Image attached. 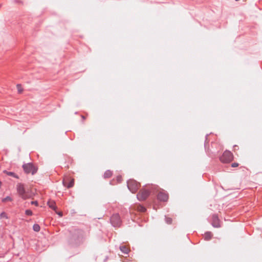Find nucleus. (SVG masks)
<instances>
[{
    "label": "nucleus",
    "instance_id": "nucleus-1",
    "mask_svg": "<svg viewBox=\"0 0 262 262\" xmlns=\"http://www.w3.org/2000/svg\"><path fill=\"white\" fill-rule=\"evenodd\" d=\"M127 187L132 193H135L140 187V184L134 180H129L127 182Z\"/></svg>",
    "mask_w": 262,
    "mask_h": 262
},
{
    "label": "nucleus",
    "instance_id": "nucleus-2",
    "mask_svg": "<svg viewBox=\"0 0 262 262\" xmlns=\"http://www.w3.org/2000/svg\"><path fill=\"white\" fill-rule=\"evenodd\" d=\"M232 154L229 151H225L220 157V160L223 163H229L233 160Z\"/></svg>",
    "mask_w": 262,
    "mask_h": 262
},
{
    "label": "nucleus",
    "instance_id": "nucleus-3",
    "mask_svg": "<svg viewBox=\"0 0 262 262\" xmlns=\"http://www.w3.org/2000/svg\"><path fill=\"white\" fill-rule=\"evenodd\" d=\"M23 168L26 173H31L32 174L35 173L37 170V168L31 163L24 164Z\"/></svg>",
    "mask_w": 262,
    "mask_h": 262
},
{
    "label": "nucleus",
    "instance_id": "nucleus-4",
    "mask_svg": "<svg viewBox=\"0 0 262 262\" xmlns=\"http://www.w3.org/2000/svg\"><path fill=\"white\" fill-rule=\"evenodd\" d=\"M111 222L113 226L119 227L121 225V221L118 214H115L111 218Z\"/></svg>",
    "mask_w": 262,
    "mask_h": 262
},
{
    "label": "nucleus",
    "instance_id": "nucleus-5",
    "mask_svg": "<svg viewBox=\"0 0 262 262\" xmlns=\"http://www.w3.org/2000/svg\"><path fill=\"white\" fill-rule=\"evenodd\" d=\"M17 190L19 195L24 199H26L28 198L26 194L24 186L21 184H18L17 185Z\"/></svg>",
    "mask_w": 262,
    "mask_h": 262
},
{
    "label": "nucleus",
    "instance_id": "nucleus-6",
    "mask_svg": "<svg viewBox=\"0 0 262 262\" xmlns=\"http://www.w3.org/2000/svg\"><path fill=\"white\" fill-rule=\"evenodd\" d=\"M149 191L145 189H142L137 194L138 199L140 201L145 200L149 195Z\"/></svg>",
    "mask_w": 262,
    "mask_h": 262
},
{
    "label": "nucleus",
    "instance_id": "nucleus-7",
    "mask_svg": "<svg viewBox=\"0 0 262 262\" xmlns=\"http://www.w3.org/2000/svg\"><path fill=\"white\" fill-rule=\"evenodd\" d=\"M63 184L68 188L72 187L74 184V179L70 177H66L63 180Z\"/></svg>",
    "mask_w": 262,
    "mask_h": 262
},
{
    "label": "nucleus",
    "instance_id": "nucleus-8",
    "mask_svg": "<svg viewBox=\"0 0 262 262\" xmlns=\"http://www.w3.org/2000/svg\"><path fill=\"white\" fill-rule=\"evenodd\" d=\"M212 225L214 227L219 228L220 227V221L218 217L214 215L212 216Z\"/></svg>",
    "mask_w": 262,
    "mask_h": 262
},
{
    "label": "nucleus",
    "instance_id": "nucleus-9",
    "mask_svg": "<svg viewBox=\"0 0 262 262\" xmlns=\"http://www.w3.org/2000/svg\"><path fill=\"white\" fill-rule=\"evenodd\" d=\"M158 199L161 201L165 202L168 200V196L166 193L160 192L158 193Z\"/></svg>",
    "mask_w": 262,
    "mask_h": 262
},
{
    "label": "nucleus",
    "instance_id": "nucleus-10",
    "mask_svg": "<svg viewBox=\"0 0 262 262\" xmlns=\"http://www.w3.org/2000/svg\"><path fill=\"white\" fill-rule=\"evenodd\" d=\"M48 205L49 207L52 209L55 210L57 208L55 201L53 200H49L48 202Z\"/></svg>",
    "mask_w": 262,
    "mask_h": 262
},
{
    "label": "nucleus",
    "instance_id": "nucleus-11",
    "mask_svg": "<svg viewBox=\"0 0 262 262\" xmlns=\"http://www.w3.org/2000/svg\"><path fill=\"white\" fill-rule=\"evenodd\" d=\"M120 249L123 253L125 254H127L129 251L128 248L125 246H120Z\"/></svg>",
    "mask_w": 262,
    "mask_h": 262
},
{
    "label": "nucleus",
    "instance_id": "nucleus-12",
    "mask_svg": "<svg viewBox=\"0 0 262 262\" xmlns=\"http://www.w3.org/2000/svg\"><path fill=\"white\" fill-rule=\"evenodd\" d=\"M112 176V172L108 170L106 171L104 174V177L105 178H109Z\"/></svg>",
    "mask_w": 262,
    "mask_h": 262
},
{
    "label": "nucleus",
    "instance_id": "nucleus-13",
    "mask_svg": "<svg viewBox=\"0 0 262 262\" xmlns=\"http://www.w3.org/2000/svg\"><path fill=\"white\" fill-rule=\"evenodd\" d=\"M212 236V234L209 232H206L204 234L205 238L206 240L210 239L211 238Z\"/></svg>",
    "mask_w": 262,
    "mask_h": 262
},
{
    "label": "nucleus",
    "instance_id": "nucleus-14",
    "mask_svg": "<svg viewBox=\"0 0 262 262\" xmlns=\"http://www.w3.org/2000/svg\"><path fill=\"white\" fill-rule=\"evenodd\" d=\"M137 210L140 212H144L145 211L146 209L142 206L139 205L137 206Z\"/></svg>",
    "mask_w": 262,
    "mask_h": 262
},
{
    "label": "nucleus",
    "instance_id": "nucleus-15",
    "mask_svg": "<svg viewBox=\"0 0 262 262\" xmlns=\"http://www.w3.org/2000/svg\"><path fill=\"white\" fill-rule=\"evenodd\" d=\"M33 230L36 232H38L40 230V226L38 224H34L33 226Z\"/></svg>",
    "mask_w": 262,
    "mask_h": 262
},
{
    "label": "nucleus",
    "instance_id": "nucleus-16",
    "mask_svg": "<svg viewBox=\"0 0 262 262\" xmlns=\"http://www.w3.org/2000/svg\"><path fill=\"white\" fill-rule=\"evenodd\" d=\"M12 199L10 198V196H7L5 198H4L2 199V202L4 203L7 202L8 201H12Z\"/></svg>",
    "mask_w": 262,
    "mask_h": 262
},
{
    "label": "nucleus",
    "instance_id": "nucleus-17",
    "mask_svg": "<svg viewBox=\"0 0 262 262\" xmlns=\"http://www.w3.org/2000/svg\"><path fill=\"white\" fill-rule=\"evenodd\" d=\"M16 87H17V89L18 90V92L19 93H22V92L23 91V89L21 86L20 84H17L16 85Z\"/></svg>",
    "mask_w": 262,
    "mask_h": 262
},
{
    "label": "nucleus",
    "instance_id": "nucleus-18",
    "mask_svg": "<svg viewBox=\"0 0 262 262\" xmlns=\"http://www.w3.org/2000/svg\"><path fill=\"white\" fill-rule=\"evenodd\" d=\"M0 217L1 219H3V218L7 219L8 218L7 215L5 212L1 213L0 214Z\"/></svg>",
    "mask_w": 262,
    "mask_h": 262
},
{
    "label": "nucleus",
    "instance_id": "nucleus-19",
    "mask_svg": "<svg viewBox=\"0 0 262 262\" xmlns=\"http://www.w3.org/2000/svg\"><path fill=\"white\" fill-rule=\"evenodd\" d=\"M116 180L118 183H120L122 180V177L120 176H117L116 178Z\"/></svg>",
    "mask_w": 262,
    "mask_h": 262
},
{
    "label": "nucleus",
    "instance_id": "nucleus-20",
    "mask_svg": "<svg viewBox=\"0 0 262 262\" xmlns=\"http://www.w3.org/2000/svg\"><path fill=\"white\" fill-rule=\"evenodd\" d=\"M6 173L9 175V176H12V177H16L15 175V173H13V172H6Z\"/></svg>",
    "mask_w": 262,
    "mask_h": 262
},
{
    "label": "nucleus",
    "instance_id": "nucleus-21",
    "mask_svg": "<svg viewBox=\"0 0 262 262\" xmlns=\"http://www.w3.org/2000/svg\"><path fill=\"white\" fill-rule=\"evenodd\" d=\"M26 214L28 215H31L32 214V212L30 210H27L26 211Z\"/></svg>",
    "mask_w": 262,
    "mask_h": 262
},
{
    "label": "nucleus",
    "instance_id": "nucleus-22",
    "mask_svg": "<svg viewBox=\"0 0 262 262\" xmlns=\"http://www.w3.org/2000/svg\"><path fill=\"white\" fill-rule=\"evenodd\" d=\"M166 220V222L168 224H171V222H172L171 219L169 218V217H167Z\"/></svg>",
    "mask_w": 262,
    "mask_h": 262
},
{
    "label": "nucleus",
    "instance_id": "nucleus-23",
    "mask_svg": "<svg viewBox=\"0 0 262 262\" xmlns=\"http://www.w3.org/2000/svg\"><path fill=\"white\" fill-rule=\"evenodd\" d=\"M231 166L232 167H236L238 166V164L237 163H233L232 164Z\"/></svg>",
    "mask_w": 262,
    "mask_h": 262
},
{
    "label": "nucleus",
    "instance_id": "nucleus-24",
    "mask_svg": "<svg viewBox=\"0 0 262 262\" xmlns=\"http://www.w3.org/2000/svg\"><path fill=\"white\" fill-rule=\"evenodd\" d=\"M31 204H34V205H36V206H37V205H38V203H37V202H36V201H32V202H31Z\"/></svg>",
    "mask_w": 262,
    "mask_h": 262
},
{
    "label": "nucleus",
    "instance_id": "nucleus-25",
    "mask_svg": "<svg viewBox=\"0 0 262 262\" xmlns=\"http://www.w3.org/2000/svg\"><path fill=\"white\" fill-rule=\"evenodd\" d=\"M58 214H59L60 216H62V213L61 212L57 213Z\"/></svg>",
    "mask_w": 262,
    "mask_h": 262
},
{
    "label": "nucleus",
    "instance_id": "nucleus-26",
    "mask_svg": "<svg viewBox=\"0 0 262 262\" xmlns=\"http://www.w3.org/2000/svg\"><path fill=\"white\" fill-rule=\"evenodd\" d=\"M81 117L83 120L85 119V117L84 116H82Z\"/></svg>",
    "mask_w": 262,
    "mask_h": 262
}]
</instances>
